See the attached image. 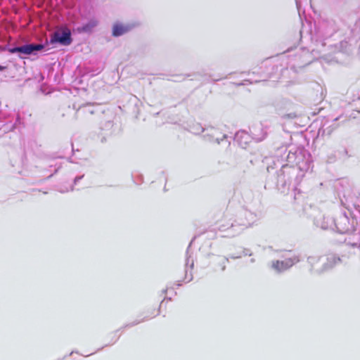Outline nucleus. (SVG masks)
Masks as SVG:
<instances>
[{
  "label": "nucleus",
  "mask_w": 360,
  "mask_h": 360,
  "mask_svg": "<svg viewBox=\"0 0 360 360\" xmlns=\"http://www.w3.org/2000/svg\"><path fill=\"white\" fill-rule=\"evenodd\" d=\"M129 30V27L124 23L115 22L112 26V34L114 37H120L125 34Z\"/></svg>",
  "instance_id": "2"
},
{
  "label": "nucleus",
  "mask_w": 360,
  "mask_h": 360,
  "mask_svg": "<svg viewBox=\"0 0 360 360\" xmlns=\"http://www.w3.org/2000/svg\"><path fill=\"white\" fill-rule=\"evenodd\" d=\"M50 42L58 43L64 46L70 45L72 42L70 30L66 27L58 28L51 37Z\"/></svg>",
  "instance_id": "1"
},
{
  "label": "nucleus",
  "mask_w": 360,
  "mask_h": 360,
  "mask_svg": "<svg viewBox=\"0 0 360 360\" xmlns=\"http://www.w3.org/2000/svg\"><path fill=\"white\" fill-rule=\"evenodd\" d=\"M43 49L42 45H27L16 49L12 50V52H14L15 51L22 52L26 54H30L33 53L35 51H39Z\"/></svg>",
  "instance_id": "3"
},
{
  "label": "nucleus",
  "mask_w": 360,
  "mask_h": 360,
  "mask_svg": "<svg viewBox=\"0 0 360 360\" xmlns=\"http://www.w3.org/2000/svg\"><path fill=\"white\" fill-rule=\"evenodd\" d=\"M291 264H284L283 262H277L276 264H274L276 269L278 271L283 270L286 269L287 267L290 266Z\"/></svg>",
  "instance_id": "5"
},
{
  "label": "nucleus",
  "mask_w": 360,
  "mask_h": 360,
  "mask_svg": "<svg viewBox=\"0 0 360 360\" xmlns=\"http://www.w3.org/2000/svg\"><path fill=\"white\" fill-rule=\"evenodd\" d=\"M43 49L42 45H27L16 49L12 50V52H14L15 51L22 52L26 54H30L33 53L35 51H39Z\"/></svg>",
  "instance_id": "4"
}]
</instances>
